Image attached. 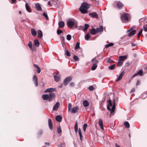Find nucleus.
I'll return each instance as SVG.
<instances>
[{"mask_svg":"<svg viewBox=\"0 0 147 147\" xmlns=\"http://www.w3.org/2000/svg\"><path fill=\"white\" fill-rule=\"evenodd\" d=\"M123 63V62L121 60H120V59H119L118 63V65L119 66H121Z\"/></svg>","mask_w":147,"mask_h":147,"instance_id":"c03bdc74","label":"nucleus"},{"mask_svg":"<svg viewBox=\"0 0 147 147\" xmlns=\"http://www.w3.org/2000/svg\"><path fill=\"white\" fill-rule=\"evenodd\" d=\"M62 117L61 116L58 115L57 116L55 117L56 120L58 122H60L62 119Z\"/></svg>","mask_w":147,"mask_h":147,"instance_id":"c85d7f7f","label":"nucleus"},{"mask_svg":"<svg viewBox=\"0 0 147 147\" xmlns=\"http://www.w3.org/2000/svg\"><path fill=\"white\" fill-rule=\"evenodd\" d=\"M136 45V44L133 43V42L131 43V46L132 47H134Z\"/></svg>","mask_w":147,"mask_h":147,"instance_id":"0e129e2a","label":"nucleus"},{"mask_svg":"<svg viewBox=\"0 0 147 147\" xmlns=\"http://www.w3.org/2000/svg\"><path fill=\"white\" fill-rule=\"evenodd\" d=\"M60 103L59 102H57L53 106V111L57 110L59 108Z\"/></svg>","mask_w":147,"mask_h":147,"instance_id":"1a4fd4ad","label":"nucleus"},{"mask_svg":"<svg viewBox=\"0 0 147 147\" xmlns=\"http://www.w3.org/2000/svg\"><path fill=\"white\" fill-rule=\"evenodd\" d=\"M134 29V27H131L130 29L127 31L128 32H129L130 31H131Z\"/></svg>","mask_w":147,"mask_h":147,"instance_id":"6e6d98bb","label":"nucleus"},{"mask_svg":"<svg viewBox=\"0 0 147 147\" xmlns=\"http://www.w3.org/2000/svg\"><path fill=\"white\" fill-rule=\"evenodd\" d=\"M43 16H44L46 19L47 20H48L49 19V18L48 17V16L47 15V14L45 13H43Z\"/></svg>","mask_w":147,"mask_h":147,"instance_id":"ea45409f","label":"nucleus"},{"mask_svg":"<svg viewBox=\"0 0 147 147\" xmlns=\"http://www.w3.org/2000/svg\"><path fill=\"white\" fill-rule=\"evenodd\" d=\"M28 45L29 47L32 50L33 49H32V42L31 41H30L28 44Z\"/></svg>","mask_w":147,"mask_h":147,"instance_id":"de8ad7c7","label":"nucleus"},{"mask_svg":"<svg viewBox=\"0 0 147 147\" xmlns=\"http://www.w3.org/2000/svg\"><path fill=\"white\" fill-rule=\"evenodd\" d=\"M42 98L44 100H48L49 98V96L47 94H44L42 96Z\"/></svg>","mask_w":147,"mask_h":147,"instance_id":"4be33fe9","label":"nucleus"},{"mask_svg":"<svg viewBox=\"0 0 147 147\" xmlns=\"http://www.w3.org/2000/svg\"><path fill=\"white\" fill-rule=\"evenodd\" d=\"M117 5L118 8L120 9L122 8L123 7V4L120 1L117 3Z\"/></svg>","mask_w":147,"mask_h":147,"instance_id":"6ab92c4d","label":"nucleus"},{"mask_svg":"<svg viewBox=\"0 0 147 147\" xmlns=\"http://www.w3.org/2000/svg\"><path fill=\"white\" fill-rule=\"evenodd\" d=\"M35 6L36 8L39 11H42V8L40 5V4L38 3H36L35 4Z\"/></svg>","mask_w":147,"mask_h":147,"instance_id":"f3484780","label":"nucleus"},{"mask_svg":"<svg viewBox=\"0 0 147 147\" xmlns=\"http://www.w3.org/2000/svg\"><path fill=\"white\" fill-rule=\"evenodd\" d=\"M37 69H38L37 72H38V73H39L40 72L41 69L40 67L38 68Z\"/></svg>","mask_w":147,"mask_h":147,"instance_id":"69168bd1","label":"nucleus"},{"mask_svg":"<svg viewBox=\"0 0 147 147\" xmlns=\"http://www.w3.org/2000/svg\"><path fill=\"white\" fill-rule=\"evenodd\" d=\"M45 144L47 146H49L50 145V143L49 142H45Z\"/></svg>","mask_w":147,"mask_h":147,"instance_id":"e2e57ef3","label":"nucleus"},{"mask_svg":"<svg viewBox=\"0 0 147 147\" xmlns=\"http://www.w3.org/2000/svg\"><path fill=\"white\" fill-rule=\"evenodd\" d=\"M144 30L145 32H147V26L146 25L144 26Z\"/></svg>","mask_w":147,"mask_h":147,"instance_id":"864d4df0","label":"nucleus"},{"mask_svg":"<svg viewBox=\"0 0 147 147\" xmlns=\"http://www.w3.org/2000/svg\"><path fill=\"white\" fill-rule=\"evenodd\" d=\"M113 45H114L113 43L112 42H111L109 44H107L106 45H105V48H107L108 47H110V46H112Z\"/></svg>","mask_w":147,"mask_h":147,"instance_id":"4c0bfd02","label":"nucleus"},{"mask_svg":"<svg viewBox=\"0 0 147 147\" xmlns=\"http://www.w3.org/2000/svg\"><path fill=\"white\" fill-rule=\"evenodd\" d=\"M115 146L116 147H121L119 146L117 144H116Z\"/></svg>","mask_w":147,"mask_h":147,"instance_id":"774afa93","label":"nucleus"},{"mask_svg":"<svg viewBox=\"0 0 147 147\" xmlns=\"http://www.w3.org/2000/svg\"><path fill=\"white\" fill-rule=\"evenodd\" d=\"M94 88L92 86H90L89 88L88 89L90 91H92L94 89Z\"/></svg>","mask_w":147,"mask_h":147,"instance_id":"09e8293b","label":"nucleus"},{"mask_svg":"<svg viewBox=\"0 0 147 147\" xmlns=\"http://www.w3.org/2000/svg\"><path fill=\"white\" fill-rule=\"evenodd\" d=\"M115 65V64L111 65L109 67V69L110 70H113L114 69Z\"/></svg>","mask_w":147,"mask_h":147,"instance_id":"c9c22d12","label":"nucleus"},{"mask_svg":"<svg viewBox=\"0 0 147 147\" xmlns=\"http://www.w3.org/2000/svg\"><path fill=\"white\" fill-rule=\"evenodd\" d=\"M91 35L89 33H88L86 35L85 37V39L86 40H88L90 38Z\"/></svg>","mask_w":147,"mask_h":147,"instance_id":"72a5a7b5","label":"nucleus"},{"mask_svg":"<svg viewBox=\"0 0 147 147\" xmlns=\"http://www.w3.org/2000/svg\"><path fill=\"white\" fill-rule=\"evenodd\" d=\"M31 32L32 35L34 36H35L36 35V32L34 28H32L31 30Z\"/></svg>","mask_w":147,"mask_h":147,"instance_id":"a878e982","label":"nucleus"},{"mask_svg":"<svg viewBox=\"0 0 147 147\" xmlns=\"http://www.w3.org/2000/svg\"><path fill=\"white\" fill-rule=\"evenodd\" d=\"M70 86L71 87H74L75 86L73 82H71L69 84Z\"/></svg>","mask_w":147,"mask_h":147,"instance_id":"5fc2aeb1","label":"nucleus"},{"mask_svg":"<svg viewBox=\"0 0 147 147\" xmlns=\"http://www.w3.org/2000/svg\"><path fill=\"white\" fill-rule=\"evenodd\" d=\"M130 16L129 14L127 13H124L121 15V19L123 22L127 21Z\"/></svg>","mask_w":147,"mask_h":147,"instance_id":"20e7f679","label":"nucleus"},{"mask_svg":"<svg viewBox=\"0 0 147 147\" xmlns=\"http://www.w3.org/2000/svg\"><path fill=\"white\" fill-rule=\"evenodd\" d=\"M63 86L62 84H61L59 86V88H62Z\"/></svg>","mask_w":147,"mask_h":147,"instance_id":"338daca9","label":"nucleus"},{"mask_svg":"<svg viewBox=\"0 0 147 147\" xmlns=\"http://www.w3.org/2000/svg\"><path fill=\"white\" fill-rule=\"evenodd\" d=\"M92 61L94 64H96L98 62L97 60L95 58L93 59Z\"/></svg>","mask_w":147,"mask_h":147,"instance_id":"a19ab883","label":"nucleus"},{"mask_svg":"<svg viewBox=\"0 0 147 147\" xmlns=\"http://www.w3.org/2000/svg\"><path fill=\"white\" fill-rule=\"evenodd\" d=\"M98 32H102L103 30V28L102 26H100L98 28H96Z\"/></svg>","mask_w":147,"mask_h":147,"instance_id":"412c9836","label":"nucleus"},{"mask_svg":"<svg viewBox=\"0 0 147 147\" xmlns=\"http://www.w3.org/2000/svg\"><path fill=\"white\" fill-rule=\"evenodd\" d=\"M54 77L56 82H57L59 81L60 79V76L59 73L57 72L54 76Z\"/></svg>","mask_w":147,"mask_h":147,"instance_id":"423d86ee","label":"nucleus"},{"mask_svg":"<svg viewBox=\"0 0 147 147\" xmlns=\"http://www.w3.org/2000/svg\"><path fill=\"white\" fill-rule=\"evenodd\" d=\"M72 107V105L71 103H69L68 104V110L69 111L71 109Z\"/></svg>","mask_w":147,"mask_h":147,"instance_id":"603ef678","label":"nucleus"},{"mask_svg":"<svg viewBox=\"0 0 147 147\" xmlns=\"http://www.w3.org/2000/svg\"><path fill=\"white\" fill-rule=\"evenodd\" d=\"M78 22L75 20H69L67 22V26L71 29L78 28Z\"/></svg>","mask_w":147,"mask_h":147,"instance_id":"f03ea898","label":"nucleus"},{"mask_svg":"<svg viewBox=\"0 0 147 147\" xmlns=\"http://www.w3.org/2000/svg\"><path fill=\"white\" fill-rule=\"evenodd\" d=\"M124 125L125 127L126 128H128L129 127V122L127 121H125L124 122Z\"/></svg>","mask_w":147,"mask_h":147,"instance_id":"473e14b6","label":"nucleus"},{"mask_svg":"<svg viewBox=\"0 0 147 147\" xmlns=\"http://www.w3.org/2000/svg\"><path fill=\"white\" fill-rule=\"evenodd\" d=\"M123 75H124L123 73V72H121V73L120 74L119 77L118 78L117 81H118L120 80L121 79L122 77L123 76Z\"/></svg>","mask_w":147,"mask_h":147,"instance_id":"7c9ffc66","label":"nucleus"},{"mask_svg":"<svg viewBox=\"0 0 147 147\" xmlns=\"http://www.w3.org/2000/svg\"><path fill=\"white\" fill-rule=\"evenodd\" d=\"M72 79V77H69L65 78L63 82V83L65 86H66L69 83L71 80Z\"/></svg>","mask_w":147,"mask_h":147,"instance_id":"39448f33","label":"nucleus"},{"mask_svg":"<svg viewBox=\"0 0 147 147\" xmlns=\"http://www.w3.org/2000/svg\"><path fill=\"white\" fill-rule=\"evenodd\" d=\"M58 25L59 27L63 28L65 24L63 21H60L59 22Z\"/></svg>","mask_w":147,"mask_h":147,"instance_id":"aec40b11","label":"nucleus"},{"mask_svg":"<svg viewBox=\"0 0 147 147\" xmlns=\"http://www.w3.org/2000/svg\"><path fill=\"white\" fill-rule=\"evenodd\" d=\"M143 71L142 70H140L139 71L137 72L136 73L134 74L133 76V77H135L137 75H139L140 76H141L142 75Z\"/></svg>","mask_w":147,"mask_h":147,"instance_id":"5701e85b","label":"nucleus"},{"mask_svg":"<svg viewBox=\"0 0 147 147\" xmlns=\"http://www.w3.org/2000/svg\"><path fill=\"white\" fill-rule=\"evenodd\" d=\"M83 103L84 106L85 107H88L89 105L88 102L86 100L84 101Z\"/></svg>","mask_w":147,"mask_h":147,"instance_id":"bb28decb","label":"nucleus"},{"mask_svg":"<svg viewBox=\"0 0 147 147\" xmlns=\"http://www.w3.org/2000/svg\"><path fill=\"white\" fill-rule=\"evenodd\" d=\"M127 58V57L126 56H120L119 57V59L120 60H121L122 61H123L125 60Z\"/></svg>","mask_w":147,"mask_h":147,"instance_id":"2f4dec72","label":"nucleus"},{"mask_svg":"<svg viewBox=\"0 0 147 147\" xmlns=\"http://www.w3.org/2000/svg\"><path fill=\"white\" fill-rule=\"evenodd\" d=\"M48 124L49 128L51 130L53 129V125L52 121L50 119H48Z\"/></svg>","mask_w":147,"mask_h":147,"instance_id":"9d476101","label":"nucleus"},{"mask_svg":"<svg viewBox=\"0 0 147 147\" xmlns=\"http://www.w3.org/2000/svg\"><path fill=\"white\" fill-rule=\"evenodd\" d=\"M89 27V25L86 24H85V27L86 28H88Z\"/></svg>","mask_w":147,"mask_h":147,"instance_id":"4d7b16f0","label":"nucleus"},{"mask_svg":"<svg viewBox=\"0 0 147 147\" xmlns=\"http://www.w3.org/2000/svg\"><path fill=\"white\" fill-rule=\"evenodd\" d=\"M33 80L36 86H38V79L36 75H34L33 76Z\"/></svg>","mask_w":147,"mask_h":147,"instance_id":"6e6552de","label":"nucleus"},{"mask_svg":"<svg viewBox=\"0 0 147 147\" xmlns=\"http://www.w3.org/2000/svg\"><path fill=\"white\" fill-rule=\"evenodd\" d=\"M25 7L27 11H28L29 12H31V9L30 6H29V4L28 3H26L25 4Z\"/></svg>","mask_w":147,"mask_h":147,"instance_id":"4468645a","label":"nucleus"},{"mask_svg":"<svg viewBox=\"0 0 147 147\" xmlns=\"http://www.w3.org/2000/svg\"><path fill=\"white\" fill-rule=\"evenodd\" d=\"M66 54L67 56H70L71 55L69 52L67 50H66L65 51Z\"/></svg>","mask_w":147,"mask_h":147,"instance_id":"49530a36","label":"nucleus"},{"mask_svg":"<svg viewBox=\"0 0 147 147\" xmlns=\"http://www.w3.org/2000/svg\"><path fill=\"white\" fill-rule=\"evenodd\" d=\"M63 32V31L62 30H60L59 29H58L57 30V33L58 35H59L61 33Z\"/></svg>","mask_w":147,"mask_h":147,"instance_id":"8fccbe9b","label":"nucleus"},{"mask_svg":"<svg viewBox=\"0 0 147 147\" xmlns=\"http://www.w3.org/2000/svg\"><path fill=\"white\" fill-rule=\"evenodd\" d=\"M74 130L75 132L76 133L78 131V122L77 121H76L75 123L74 126Z\"/></svg>","mask_w":147,"mask_h":147,"instance_id":"c756f323","label":"nucleus"},{"mask_svg":"<svg viewBox=\"0 0 147 147\" xmlns=\"http://www.w3.org/2000/svg\"><path fill=\"white\" fill-rule=\"evenodd\" d=\"M78 131L79 135L80 137V140L81 141H82L83 140V137L82 136V133H81L80 128H79Z\"/></svg>","mask_w":147,"mask_h":147,"instance_id":"cd10ccee","label":"nucleus"},{"mask_svg":"<svg viewBox=\"0 0 147 147\" xmlns=\"http://www.w3.org/2000/svg\"><path fill=\"white\" fill-rule=\"evenodd\" d=\"M142 31H143V30L142 29H141V30L139 32H138V37H140V35L142 33Z\"/></svg>","mask_w":147,"mask_h":147,"instance_id":"3c124183","label":"nucleus"},{"mask_svg":"<svg viewBox=\"0 0 147 147\" xmlns=\"http://www.w3.org/2000/svg\"><path fill=\"white\" fill-rule=\"evenodd\" d=\"M89 15L91 17L94 18H98V14L96 12L89 13Z\"/></svg>","mask_w":147,"mask_h":147,"instance_id":"9b49d317","label":"nucleus"},{"mask_svg":"<svg viewBox=\"0 0 147 147\" xmlns=\"http://www.w3.org/2000/svg\"><path fill=\"white\" fill-rule=\"evenodd\" d=\"M56 90V89L55 88H47L46 89V90L45 91V92H54Z\"/></svg>","mask_w":147,"mask_h":147,"instance_id":"f8f14e48","label":"nucleus"},{"mask_svg":"<svg viewBox=\"0 0 147 147\" xmlns=\"http://www.w3.org/2000/svg\"><path fill=\"white\" fill-rule=\"evenodd\" d=\"M73 58L74 60L76 61H77L79 60L78 57L76 55H74V56Z\"/></svg>","mask_w":147,"mask_h":147,"instance_id":"79ce46f5","label":"nucleus"},{"mask_svg":"<svg viewBox=\"0 0 147 147\" xmlns=\"http://www.w3.org/2000/svg\"><path fill=\"white\" fill-rule=\"evenodd\" d=\"M113 105L112 106L111 109L109 106H112V102L111 100L109 99L108 100V102L109 105H107V109L109 111H110L111 113H113L115 111V99H114L113 100Z\"/></svg>","mask_w":147,"mask_h":147,"instance_id":"7ed1b4c3","label":"nucleus"},{"mask_svg":"<svg viewBox=\"0 0 147 147\" xmlns=\"http://www.w3.org/2000/svg\"><path fill=\"white\" fill-rule=\"evenodd\" d=\"M87 124L86 123L84 124L83 126V129L84 131H86V129L87 126Z\"/></svg>","mask_w":147,"mask_h":147,"instance_id":"37998d69","label":"nucleus"},{"mask_svg":"<svg viewBox=\"0 0 147 147\" xmlns=\"http://www.w3.org/2000/svg\"><path fill=\"white\" fill-rule=\"evenodd\" d=\"M97 65L96 64H93V65L92 67L91 70H95L97 68Z\"/></svg>","mask_w":147,"mask_h":147,"instance_id":"e433bc0d","label":"nucleus"},{"mask_svg":"<svg viewBox=\"0 0 147 147\" xmlns=\"http://www.w3.org/2000/svg\"><path fill=\"white\" fill-rule=\"evenodd\" d=\"M34 44L36 47H38L39 46L40 43L37 39H35L34 41Z\"/></svg>","mask_w":147,"mask_h":147,"instance_id":"b1692460","label":"nucleus"},{"mask_svg":"<svg viewBox=\"0 0 147 147\" xmlns=\"http://www.w3.org/2000/svg\"><path fill=\"white\" fill-rule=\"evenodd\" d=\"M34 67L38 69L39 67L37 65L34 64Z\"/></svg>","mask_w":147,"mask_h":147,"instance_id":"bf43d9fd","label":"nucleus"},{"mask_svg":"<svg viewBox=\"0 0 147 147\" xmlns=\"http://www.w3.org/2000/svg\"><path fill=\"white\" fill-rule=\"evenodd\" d=\"M135 91V88H133L130 91V92L131 93H132V92H133Z\"/></svg>","mask_w":147,"mask_h":147,"instance_id":"052dcab7","label":"nucleus"},{"mask_svg":"<svg viewBox=\"0 0 147 147\" xmlns=\"http://www.w3.org/2000/svg\"><path fill=\"white\" fill-rule=\"evenodd\" d=\"M49 98L48 101L49 102L53 100V98L55 96V94L52 92H50L49 93Z\"/></svg>","mask_w":147,"mask_h":147,"instance_id":"0eeeda50","label":"nucleus"},{"mask_svg":"<svg viewBox=\"0 0 147 147\" xmlns=\"http://www.w3.org/2000/svg\"><path fill=\"white\" fill-rule=\"evenodd\" d=\"M71 36L70 34H68L67 36L66 39L68 40H69L71 39Z\"/></svg>","mask_w":147,"mask_h":147,"instance_id":"a18cd8bd","label":"nucleus"},{"mask_svg":"<svg viewBox=\"0 0 147 147\" xmlns=\"http://www.w3.org/2000/svg\"><path fill=\"white\" fill-rule=\"evenodd\" d=\"M113 61L112 60V59H109L107 61V62L108 63H111Z\"/></svg>","mask_w":147,"mask_h":147,"instance_id":"13d9d810","label":"nucleus"},{"mask_svg":"<svg viewBox=\"0 0 147 147\" xmlns=\"http://www.w3.org/2000/svg\"><path fill=\"white\" fill-rule=\"evenodd\" d=\"M80 43L79 42H78L76 44V45L75 47V49H79L80 48Z\"/></svg>","mask_w":147,"mask_h":147,"instance_id":"58836bf2","label":"nucleus"},{"mask_svg":"<svg viewBox=\"0 0 147 147\" xmlns=\"http://www.w3.org/2000/svg\"><path fill=\"white\" fill-rule=\"evenodd\" d=\"M57 132L58 134H61L62 130L60 126L57 127Z\"/></svg>","mask_w":147,"mask_h":147,"instance_id":"f704fd0d","label":"nucleus"},{"mask_svg":"<svg viewBox=\"0 0 147 147\" xmlns=\"http://www.w3.org/2000/svg\"><path fill=\"white\" fill-rule=\"evenodd\" d=\"M136 31L135 30H133L130 32L128 36H131L134 35L136 33Z\"/></svg>","mask_w":147,"mask_h":147,"instance_id":"a211bd4d","label":"nucleus"},{"mask_svg":"<svg viewBox=\"0 0 147 147\" xmlns=\"http://www.w3.org/2000/svg\"><path fill=\"white\" fill-rule=\"evenodd\" d=\"M140 82L139 80L136 83V86L138 85H140Z\"/></svg>","mask_w":147,"mask_h":147,"instance_id":"680f3d73","label":"nucleus"},{"mask_svg":"<svg viewBox=\"0 0 147 147\" xmlns=\"http://www.w3.org/2000/svg\"><path fill=\"white\" fill-rule=\"evenodd\" d=\"M79 109L78 106L73 107L71 110V112L72 113H75L77 112V110Z\"/></svg>","mask_w":147,"mask_h":147,"instance_id":"ddd939ff","label":"nucleus"},{"mask_svg":"<svg viewBox=\"0 0 147 147\" xmlns=\"http://www.w3.org/2000/svg\"><path fill=\"white\" fill-rule=\"evenodd\" d=\"M38 36V37L41 38L43 36L42 33V31L40 30H38L37 31Z\"/></svg>","mask_w":147,"mask_h":147,"instance_id":"393cba45","label":"nucleus"},{"mask_svg":"<svg viewBox=\"0 0 147 147\" xmlns=\"http://www.w3.org/2000/svg\"><path fill=\"white\" fill-rule=\"evenodd\" d=\"M90 5L85 2H83L79 8V10L82 14H86L88 13V9L90 7Z\"/></svg>","mask_w":147,"mask_h":147,"instance_id":"f257e3e1","label":"nucleus"},{"mask_svg":"<svg viewBox=\"0 0 147 147\" xmlns=\"http://www.w3.org/2000/svg\"><path fill=\"white\" fill-rule=\"evenodd\" d=\"M99 125L100 126L102 129H103L104 127L103 126V123L101 119H100L98 121Z\"/></svg>","mask_w":147,"mask_h":147,"instance_id":"dca6fc26","label":"nucleus"},{"mask_svg":"<svg viewBox=\"0 0 147 147\" xmlns=\"http://www.w3.org/2000/svg\"><path fill=\"white\" fill-rule=\"evenodd\" d=\"M91 34L92 35L95 34L98 32L94 28H92L90 30V31Z\"/></svg>","mask_w":147,"mask_h":147,"instance_id":"2eb2a0df","label":"nucleus"}]
</instances>
